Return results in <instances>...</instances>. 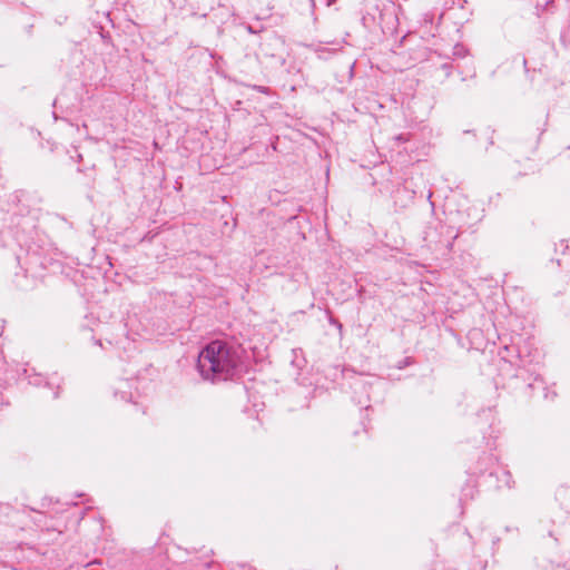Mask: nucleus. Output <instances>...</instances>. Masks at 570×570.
I'll return each mask as SVG.
<instances>
[{"instance_id":"f257e3e1","label":"nucleus","mask_w":570,"mask_h":570,"mask_svg":"<svg viewBox=\"0 0 570 570\" xmlns=\"http://www.w3.org/2000/svg\"><path fill=\"white\" fill-rule=\"evenodd\" d=\"M239 363L237 352L227 343L213 341L199 353L197 370L200 376L210 382L230 379Z\"/></svg>"},{"instance_id":"f03ea898","label":"nucleus","mask_w":570,"mask_h":570,"mask_svg":"<svg viewBox=\"0 0 570 570\" xmlns=\"http://www.w3.org/2000/svg\"><path fill=\"white\" fill-rule=\"evenodd\" d=\"M424 240L428 243V244H436L439 243L438 239H435L433 236H432V233L430 230H425L424 232Z\"/></svg>"},{"instance_id":"7ed1b4c3","label":"nucleus","mask_w":570,"mask_h":570,"mask_svg":"<svg viewBox=\"0 0 570 570\" xmlns=\"http://www.w3.org/2000/svg\"><path fill=\"white\" fill-rule=\"evenodd\" d=\"M455 56H464L465 53V50L462 46L458 45L454 47V52H453Z\"/></svg>"},{"instance_id":"20e7f679","label":"nucleus","mask_w":570,"mask_h":570,"mask_svg":"<svg viewBox=\"0 0 570 570\" xmlns=\"http://www.w3.org/2000/svg\"><path fill=\"white\" fill-rule=\"evenodd\" d=\"M120 399L124 401H131L132 395L131 393H127L126 391H120Z\"/></svg>"},{"instance_id":"39448f33","label":"nucleus","mask_w":570,"mask_h":570,"mask_svg":"<svg viewBox=\"0 0 570 570\" xmlns=\"http://www.w3.org/2000/svg\"><path fill=\"white\" fill-rule=\"evenodd\" d=\"M259 92L266 94L268 91V88L266 87H255Z\"/></svg>"},{"instance_id":"423d86ee","label":"nucleus","mask_w":570,"mask_h":570,"mask_svg":"<svg viewBox=\"0 0 570 570\" xmlns=\"http://www.w3.org/2000/svg\"><path fill=\"white\" fill-rule=\"evenodd\" d=\"M331 323L337 325L338 328H342V324L338 323L337 321L332 320Z\"/></svg>"}]
</instances>
